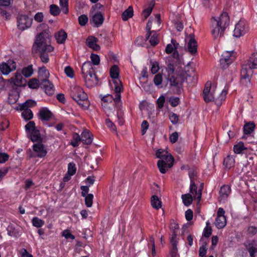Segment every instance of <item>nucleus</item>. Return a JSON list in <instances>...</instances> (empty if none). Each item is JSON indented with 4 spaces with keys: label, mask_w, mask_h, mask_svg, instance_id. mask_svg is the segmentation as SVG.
Returning a JSON list of instances; mask_svg holds the SVG:
<instances>
[{
    "label": "nucleus",
    "mask_w": 257,
    "mask_h": 257,
    "mask_svg": "<svg viewBox=\"0 0 257 257\" xmlns=\"http://www.w3.org/2000/svg\"><path fill=\"white\" fill-rule=\"evenodd\" d=\"M171 105L173 106H176L179 102V98L177 97H171L169 100Z\"/></svg>",
    "instance_id": "obj_61"
},
{
    "label": "nucleus",
    "mask_w": 257,
    "mask_h": 257,
    "mask_svg": "<svg viewBox=\"0 0 257 257\" xmlns=\"http://www.w3.org/2000/svg\"><path fill=\"white\" fill-rule=\"evenodd\" d=\"M226 224V220L225 216H217L215 225L216 227L218 229L223 228Z\"/></svg>",
    "instance_id": "obj_27"
},
{
    "label": "nucleus",
    "mask_w": 257,
    "mask_h": 257,
    "mask_svg": "<svg viewBox=\"0 0 257 257\" xmlns=\"http://www.w3.org/2000/svg\"><path fill=\"white\" fill-rule=\"evenodd\" d=\"M246 148L244 147V144L242 142H239L233 147V150L235 154H240Z\"/></svg>",
    "instance_id": "obj_37"
},
{
    "label": "nucleus",
    "mask_w": 257,
    "mask_h": 257,
    "mask_svg": "<svg viewBox=\"0 0 257 257\" xmlns=\"http://www.w3.org/2000/svg\"><path fill=\"white\" fill-rule=\"evenodd\" d=\"M62 235L65 237V238L68 239L71 238L72 240L75 239V236L73 235L68 230H64L62 232Z\"/></svg>",
    "instance_id": "obj_62"
},
{
    "label": "nucleus",
    "mask_w": 257,
    "mask_h": 257,
    "mask_svg": "<svg viewBox=\"0 0 257 257\" xmlns=\"http://www.w3.org/2000/svg\"><path fill=\"white\" fill-rule=\"evenodd\" d=\"M37 103L35 101L29 99L27 100L25 102L22 104L21 105V108H26L29 109V107L35 106Z\"/></svg>",
    "instance_id": "obj_41"
},
{
    "label": "nucleus",
    "mask_w": 257,
    "mask_h": 257,
    "mask_svg": "<svg viewBox=\"0 0 257 257\" xmlns=\"http://www.w3.org/2000/svg\"><path fill=\"white\" fill-rule=\"evenodd\" d=\"M244 245L250 257H257V242L255 240L247 241Z\"/></svg>",
    "instance_id": "obj_16"
},
{
    "label": "nucleus",
    "mask_w": 257,
    "mask_h": 257,
    "mask_svg": "<svg viewBox=\"0 0 257 257\" xmlns=\"http://www.w3.org/2000/svg\"><path fill=\"white\" fill-rule=\"evenodd\" d=\"M113 82L115 85V93H120L122 90V86L120 81L119 80H113Z\"/></svg>",
    "instance_id": "obj_43"
},
{
    "label": "nucleus",
    "mask_w": 257,
    "mask_h": 257,
    "mask_svg": "<svg viewBox=\"0 0 257 257\" xmlns=\"http://www.w3.org/2000/svg\"><path fill=\"white\" fill-rule=\"evenodd\" d=\"M28 86L32 89H36L39 86V81L36 79H32L28 82Z\"/></svg>",
    "instance_id": "obj_48"
},
{
    "label": "nucleus",
    "mask_w": 257,
    "mask_h": 257,
    "mask_svg": "<svg viewBox=\"0 0 257 257\" xmlns=\"http://www.w3.org/2000/svg\"><path fill=\"white\" fill-rule=\"evenodd\" d=\"M91 62L86 61L82 67L81 71L86 85L92 87L97 84L98 79L95 74V67L93 65H98L100 63V58L97 54H91Z\"/></svg>",
    "instance_id": "obj_1"
},
{
    "label": "nucleus",
    "mask_w": 257,
    "mask_h": 257,
    "mask_svg": "<svg viewBox=\"0 0 257 257\" xmlns=\"http://www.w3.org/2000/svg\"><path fill=\"white\" fill-rule=\"evenodd\" d=\"M235 163L234 158L233 156H228L224 160V165L227 169L232 167Z\"/></svg>",
    "instance_id": "obj_31"
},
{
    "label": "nucleus",
    "mask_w": 257,
    "mask_h": 257,
    "mask_svg": "<svg viewBox=\"0 0 257 257\" xmlns=\"http://www.w3.org/2000/svg\"><path fill=\"white\" fill-rule=\"evenodd\" d=\"M35 123L33 121H29L26 125H25V130L26 132L30 133L32 131L36 130Z\"/></svg>",
    "instance_id": "obj_44"
},
{
    "label": "nucleus",
    "mask_w": 257,
    "mask_h": 257,
    "mask_svg": "<svg viewBox=\"0 0 257 257\" xmlns=\"http://www.w3.org/2000/svg\"><path fill=\"white\" fill-rule=\"evenodd\" d=\"M80 141H81V140L80 136L77 133L73 134V139L71 141V145L74 147H77Z\"/></svg>",
    "instance_id": "obj_40"
},
{
    "label": "nucleus",
    "mask_w": 257,
    "mask_h": 257,
    "mask_svg": "<svg viewBox=\"0 0 257 257\" xmlns=\"http://www.w3.org/2000/svg\"><path fill=\"white\" fill-rule=\"evenodd\" d=\"M177 234L176 231H172V237L170 239V242L172 246H177Z\"/></svg>",
    "instance_id": "obj_58"
},
{
    "label": "nucleus",
    "mask_w": 257,
    "mask_h": 257,
    "mask_svg": "<svg viewBox=\"0 0 257 257\" xmlns=\"http://www.w3.org/2000/svg\"><path fill=\"white\" fill-rule=\"evenodd\" d=\"M52 116V113L46 107H43L39 110V118L42 121H48Z\"/></svg>",
    "instance_id": "obj_17"
},
{
    "label": "nucleus",
    "mask_w": 257,
    "mask_h": 257,
    "mask_svg": "<svg viewBox=\"0 0 257 257\" xmlns=\"http://www.w3.org/2000/svg\"><path fill=\"white\" fill-rule=\"evenodd\" d=\"M162 76L160 73L156 75L154 78V82L155 84L158 86L162 84Z\"/></svg>",
    "instance_id": "obj_50"
},
{
    "label": "nucleus",
    "mask_w": 257,
    "mask_h": 257,
    "mask_svg": "<svg viewBox=\"0 0 257 257\" xmlns=\"http://www.w3.org/2000/svg\"><path fill=\"white\" fill-rule=\"evenodd\" d=\"M31 140L33 142H38V143L41 141V136L40 131L37 129L32 131L30 133Z\"/></svg>",
    "instance_id": "obj_29"
},
{
    "label": "nucleus",
    "mask_w": 257,
    "mask_h": 257,
    "mask_svg": "<svg viewBox=\"0 0 257 257\" xmlns=\"http://www.w3.org/2000/svg\"><path fill=\"white\" fill-rule=\"evenodd\" d=\"M174 66L171 63L168 64L167 67L166 68V71L167 74H165V77L168 82H170L171 86L180 88L182 82L184 81V79L181 76L176 77L174 74Z\"/></svg>",
    "instance_id": "obj_7"
},
{
    "label": "nucleus",
    "mask_w": 257,
    "mask_h": 257,
    "mask_svg": "<svg viewBox=\"0 0 257 257\" xmlns=\"http://www.w3.org/2000/svg\"><path fill=\"white\" fill-rule=\"evenodd\" d=\"M187 48L188 52L192 55L196 54L197 49L196 41L193 38H191L188 43Z\"/></svg>",
    "instance_id": "obj_23"
},
{
    "label": "nucleus",
    "mask_w": 257,
    "mask_h": 257,
    "mask_svg": "<svg viewBox=\"0 0 257 257\" xmlns=\"http://www.w3.org/2000/svg\"><path fill=\"white\" fill-rule=\"evenodd\" d=\"M81 140L83 144L86 145H90L92 142V138H91V135L87 130L84 131L81 135Z\"/></svg>",
    "instance_id": "obj_25"
},
{
    "label": "nucleus",
    "mask_w": 257,
    "mask_h": 257,
    "mask_svg": "<svg viewBox=\"0 0 257 257\" xmlns=\"http://www.w3.org/2000/svg\"><path fill=\"white\" fill-rule=\"evenodd\" d=\"M105 124L111 131L114 132L116 131V127L114 124L109 119H106L105 120Z\"/></svg>",
    "instance_id": "obj_56"
},
{
    "label": "nucleus",
    "mask_w": 257,
    "mask_h": 257,
    "mask_svg": "<svg viewBox=\"0 0 257 257\" xmlns=\"http://www.w3.org/2000/svg\"><path fill=\"white\" fill-rule=\"evenodd\" d=\"M70 96L81 107L87 109L89 103L86 94L82 89L78 86L70 87Z\"/></svg>",
    "instance_id": "obj_6"
},
{
    "label": "nucleus",
    "mask_w": 257,
    "mask_h": 257,
    "mask_svg": "<svg viewBox=\"0 0 257 257\" xmlns=\"http://www.w3.org/2000/svg\"><path fill=\"white\" fill-rule=\"evenodd\" d=\"M247 252L243 249H239L236 252V257H245Z\"/></svg>",
    "instance_id": "obj_64"
},
{
    "label": "nucleus",
    "mask_w": 257,
    "mask_h": 257,
    "mask_svg": "<svg viewBox=\"0 0 257 257\" xmlns=\"http://www.w3.org/2000/svg\"><path fill=\"white\" fill-rule=\"evenodd\" d=\"M252 69H249L244 64L242 65V69L241 70V76L242 79L247 80V82L250 81V76L252 74Z\"/></svg>",
    "instance_id": "obj_20"
},
{
    "label": "nucleus",
    "mask_w": 257,
    "mask_h": 257,
    "mask_svg": "<svg viewBox=\"0 0 257 257\" xmlns=\"http://www.w3.org/2000/svg\"><path fill=\"white\" fill-rule=\"evenodd\" d=\"M142 134L144 135L146 134L147 130L149 127V123L147 120H144L141 125Z\"/></svg>",
    "instance_id": "obj_60"
},
{
    "label": "nucleus",
    "mask_w": 257,
    "mask_h": 257,
    "mask_svg": "<svg viewBox=\"0 0 257 257\" xmlns=\"http://www.w3.org/2000/svg\"><path fill=\"white\" fill-rule=\"evenodd\" d=\"M50 12L54 16H57L60 14V10L57 5H51L50 7Z\"/></svg>",
    "instance_id": "obj_42"
},
{
    "label": "nucleus",
    "mask_w": 257,
    "mask_h": 257,
    "mask_svg": "<svg viewBox=\"0 0 257 257\" xmlns=\"http://www.w3.org/2000/svg\"><path fill=\"white\" fill-rule=\"evenodd\" d=\"M133 16V9L131 7H129L122 14L121 18L123 21H126Z\"/></svg>",
    "instance_id": "obj_32"
},
{
    "label": "nucleus",
    "mask_w": 257,
    "mask_h": 257,
    "mask_svg": "<svg viewBox=\"0 0 257 257\" xmlns=\"http://www.w3.org/2000/svg\"><path fill=\"white\" fill-rule=\"evenodd\" d=\"M159 42V39L158 38V35L155 33L151 37L150 39V43L152 46H156Z\"/></svg>",
    "instance_id": "obj_47"
},
{
    "label": "nucleus",
    "mask_w": 257,
    "mask_h": 257,
    "mask_svg": "<svg viewBox=\"0 0 257 257\" xmlns=\"http://www.w3.org/2000/svg\"><path fill=\"white\" fill-rule=\"evenodd\" d=\"M88 18L85 15H81L78 18V22L80 25L81 26H85L88 22Z\"/></svg>",
    "instance_id": "obj_51"
},
{
    "label": "nucleus",
    "mask_w": 257,
    "mask_h": 257,
    "mask_svg": "<svg viewBox=\"0 0 257 257\" xmlns=\"http://www.w3.org/2000/svg\"><path fill=\"white\" fill-rule=\"evenodd\" d=\"M230 193V188L228 185L222 186L219 191L220 200H225Z\"/></svg>",
    "instance_id": "obj_21"
},
{
    "label": "nucleus",
    "mask_w": 257,
    "mask_h": 257,
    "mask_svg": "<svg viewBox=\"0 0 257 257\" xmlns=\"http://www.w3.org/2000/svg\"><path fill=\"white\" fill-rule=\"evenodd\" d=\"M20 109L22 110L21 115L24 119L28 120L33 118V114L30 109H27L26 108H21V106Z\"/></svg>",
    "instance_id": "obj_28"
},
{
    "label": "nucleus",
    "mask_w": 257,
    "mask_h": 257,
    "mask_svg": "<svg viewBox=\"0 0 257 257\" xmlns=\"http://www.w3.org/2000/svg\"><path fill=\"white\" fill-rule=\"evenodd\" d=\"M37 52L39 53L41 60L43 63H47L49 62V58L48 53L51 51H47L45 50H43V51H38Z\"/></svg>",
    "instance_id": "obj_33"
},
{
    "label": "nucleus",
    "mask_w": 257,
    "mask_h": 257,
    "mask_svg": "<svg viewBox=\"0 0 257 257\" xmlns=\"http://www.w3.org/2000/svg\"><path fill=\"white\" fill-rule=\"evenodd\" d=\"M156 156L158 158L161 159V160L158 161L157 166L161 173H165L168 168H170L173 166L174 161V158L166 151L163 149H159L156 153Z\"/></svg>",
    "instance_id": "obj_5"
},
{
    "label": "nucleus",
    "mask_w": 257,
    "mask_h": 257,
    "mask_svg": "<svg viewBox=\"0 0 257 257\" xmlns=\"http://www.w3.org/2000/svg\"><path fill=\"white\" fill-rule=\"evenodd\" d=\"M110 77L113 80H118L119 76L118 68L117 66L113 65L110 70Z\"/></svg>",
    "instance_id": "obj_36"
},
{
    "label": "nucleus",
    "mask_w": 257,
    "mask_h": 257,
    "mask_svg": "<svg viewBox=\"0 0 257 257\" xmlns=\"http://www.w3.org/2000/svg\"><path fill=\"white\" fill-rule=\"evenodd\" d=\"M32 22V18L26 15H21L17 19L18 28L21 31H24L31 26Z\"/></svg>",
    "instance_id": "obj_12"
},
{
    "label": "nucleus",
    "mask_w": 257,
    "mask_h": 257,
    "mask_svg": "<svg viewBox=\"0 0 257 257\" xmlns=\"http://www.w3.org/2000/svg\"><path fill=\"white\" fill-rule=\"evenodd\" d=\"M42 29L45 30L37 36L33 46V50L38 51L45 50L47 51H53L54 48L50 45L48 27L45 24H42L37 27V30L38 31H40Z\"/></svg>",
    "instance_id": "obj_2"
},
{
    "label": "nucleus",
    "mask_w": 257,
    "mask_h": 257,
    "mask_svg": "<svg viewBox=\"0 0 257 257\" xmlns=\"http://www.w3.org/2000/svg\"><path fill=\"white\" fill-rule=\"evenodd\" d=\"M207 252L206 243L200 246L199 250V255L201 257H205Z\"/></svg>",
    "instance_id": "obj_52"
},
{
    "label": "nucleus",
    "mask_w": 257,
    "mask_h": 257,
    "mask_svg": "<svg viewBox=\"0 0 257 257\" xmlns=\"http://www.w3.org/2000/svg\"><path fill=\"white\" fill-rule=\"evenodd\" d=\"M8 81L17 86H24L26 84V79L18 72H16L14 76L9 79Z\"/></svg>",
    "instance_id": "obj_15"
},
{
    "label": "nucleus",
    "mask_w": 257,
    "mask_h": 257,
    "mask_svg": "<svg viewBox=\"0 0 257 257\" xmlns=\"http://www.w3.org/2000/svg\"><path fill=\"white\" fill-rule=\"evenodd\" d=\"M229 18L226 12H223L218 18L213 17L211 19V33L214 39L221 37L224 31L228 26Z\"/></svg>",
    "instance_id": "obj_3"
},
{
    "label": "nucleus",
    "mask_w": 257,
    "mask_h": 257,
    "mask_svg": "<svg viewBox=\"0 0 257 257\" xmlns=\"http://www.w3.org/2000/svg\"><path fill=\"white\" fill-rule=\"evenodd\" d=\"M104 20V16L100 11H90V22L94 27H99L101 26Z\"/></svg>",
    "instance_id": "obj_13"
},
{
    "label": "nucleus",
    "mask_w": 257,
    "mask_h": 257,
    "mask_svg": "<svg viewBox=\"0 0 257 257\" xmlns=\"http://www.w3.org/2000/svg\"><path fill=\"white\" fill-rule=\"evenodd\" d=\"M248 31V26L244 20H240L235 26L233 36L239 38L246 33Z\"/></svg>",
    "instance_id": "obj_11"
},
{
    "label": "nucleus",
    "mask_w": 257,
    "mask_h": 257,
    "mask_svg": "<svg viewBox=\"0 0 257 257\" xmlns=\"http://www.w3.org/2000/svg\"><path fill=\"white\" fill-rule=\"evenodd\" d=\"M65 73L68 77L71 78L74 77V73L73 69L70 66H67L65 67Z\"/></svg>",
    "instance_id": "obj_55"
},
{
    "label": "nucleus",
    "mask_w": 257,
    "mask_h": 257,
    "mask_svg": "<svg viewBox=\"0 0 257 257\" xmlns=\"http://www.w3.org/2000/svg\"><path fill=\"white\" fill-rule=\"evenodd\" d=\"M60 4L62 8V12L67 14L68 11V0H60Z\"/></svg>",
    "instance_id": "obj_45"
},
{
    "label": "nucleus",
    "mask_w": 257,
    "mask_h": 257,
    "mask_svg": "<svg viewBox=\"0 0 257 257\" xmlns=\"http://www.w3.org/2000/svg\"><path fill=\"white\" fill-rule=\"evenodd\" d=\"M151 205L153 208L159 209L162 206V202L156 195H153L151 198Z\"/></svg>",
    "instance_id": "obj_34"
},
{
    "label": "nucleus",
    "mask_w": 257,
    "mask_h": 257,
    "mask_svg": "<svg viewBox=\"0 0 257 257\" xmlns=\"http://www.w3.org/2000/svg\"><path fill=\"white\" fill-rule=\"evenodd\" d=\"M32 223L34 226L40 228L44 225L45 221L37 217H35L32 219Z\"/></svg>",
    "instance_id": "obj_38"
},
{
    "label": "nucleus",
    "mask_w": 257,
    "mask_h": 257,
    "mask_svg": "<svg viewBox=\"0 0 257 257\" xmlns=\"http://www.w3.org/2000/svg\"><path fill=\"white\" fill-rule=\"evenodd\" d=\"M76 171V168L74 163H70L68 165L67 173L70 175H73Z\"/></svg>",
    "instance_id": "obj_49"
},
{
    "label": "nucleus",
    "mask_w": 257,
    "mask_h": 257,
    "mask_svg": "<svg viewBox=\"0 0 257 257\" xmlns=\"http://www.w3.org/2000/svg\"><path fill=\"white\" fill-rule=\"evenodd\" d=\"M33 148L34 152L30 149L27 151V154L30 158H43L46 156L47 151L45 149L44 145L41 142L34 144Z\"/></svg>",
    "instance_id": "obj_9"
},
{
    "label": "nucleus",
    "mask_w": 257,
    "mask_h": 257,
    "mask_svg": "<svg viewBox=\"0 0 257 257\" xmlns=\"http://www.w3.org/2000/svg\"><path fill=\"white\" fill-rule=\"evenodd\" d=\"M257 232V228L254 226H249L247 229V234L250 236H252L254 235Z\"/></svg>",
    "instance_id": "obj_57"
},
{
    "label": "nucleus",
    "mask_w": 257,
    "mask_h": 257,
    "mask_svg": "<svg viewBox=\"0 0 257 257\" xmlns=\"http://www.w3.org/2000/svg\"><path fill=\"white\" fill-rule=\"evenodd\" d=\"M7 231H8V234L9 236L14 237L16 238H17L21 235V232L20 230L16 228L15 226L11 224H10L8 228H7Z\"/></svg>",
    "instance_id": "obj_24"
},
{
    "label": "nucleus",
    "mask_w": 257,
    "mask_h": 257,
    "mask_svg": "<svg viewBox=\"0 0 257 257\" xmlns=\"http://www.w3.org/2000/svg\"><path fill=\"white\" fill-rule=\"evenodd\" d=\"M98 39L97 38L93 36L88 37L86 41L87 46L95 51H98L100 49V46L97 44Z\"/></svg>",
    "instance_id": "obj_18"
},
{
    "label": "nucleus",
    "mask_w": 257,
    "mask_h": 257,
    "mask_svg": "<svg viewBox=\"0 0 257 257\" xmlns=\"http://www.w3.org/2000/svg\"><path fill=\"white\" fill-rule=\"evenodd\" d=\"M33 73L32 65H29L27 67H25L22 70V74L26 77L31 76Z\"/></svg>",
    "instance_id": "obj_39"
},
{
    "label": "nucleus",
    "mask_w": 257,
    "mask_h": 257,
    "mask_svg": "<svg viewBox=\"0 0 257 257\" xmlns=\"http://www.w3.org/2000/svg\"><path fill=\"white\" fill-rule=\"evenodd\" d=\"M210 82H207L203 91V97L206 102L214 101L216 105L219 106L224 100L227 93V88L225 87L219 93L216 94V91L213 88H211Z\"/></svg>",
    "instance_id": "obj_4"
},
{
    "label": "nucleus",
    "mask_w": 257,
    "mask_h": 257,
    "mask_svg": "<svg viewBox=\"0 0 257 257\" xmlns=\"http://www.w3.org/2000/svg\"><path fill=\"white\" fill-rule=\"evenodd\" d=\"M255 127V124L253 122H248L246 123L243 127V131L245 134H250Z\"/></svg>",
    "instance_id": "obj_35"
},
{
    "label": "nucleus",
    "mask_w": 257,
    "mask_h": 257,
    "mask_svg": "<svg viewBox=\"0 0 257 257\" xmlns=\"http://www.w3.org/2000/svg\"><path fill=\"white\" fill-rule=\"evenodd\" d=\"M85 197V205L87 207H90L92 205L93 195L92 194H89Z\"/></svg>",
    "instance_id": "obj_46"
},
{
    "label": "nucleus",
    "mask_w": 257,
    "mask_h": 257,
    "mask_svg": "<svg viewBox=\"0 0 257 257\" xmlns=\"http://www.w3.org/2000/svg\"><path fill=\"white\" fill-rule=\"evenodd\" d=\"M43 87L45 92L48 95H51L54 92V89L53 85L48 79H45L43 81Z\"/></svg>",
    "instance_id": "obj_26"
},
{
    "label": "nucleus",
    "mask_w": 257,
    "mask_h": 257,
    "mask_svg": "<svg viewBox=\"0 0 257 257\" xmlns=\"http://www.w3.org/2000/svg\"><path fill=\"white\" fill-rule=\"evenodd\" d=\"M149 246L150 245L152 247V254L153 256H155L156 255V249H155V240L153 237H151L150 238V243L148 244Z\"/></svg>",
    "instance_id": "obj_54"
},
{
    "label": "nucleus",
    "mask_w": 257,
    "mask_h": 257,
    "mask_svg": "<svg viewBox=\"0 0 257 257\" xmlns=\"http://www.w3.org/2000/svg\"><path fill=\"white\" fill-rule=\"evenodd\" d=\"M244 64L249 69H257V53L252 54Z\"/></svg>",
    "instance_id": "obj_19"
},
{
    "label": "nucleus",
    "mask_w": 257,
    "mask_h": 257,
    "mask_svg": "<svg viewBox=\"0 0 257 257\" xmlns=\"http://www.w3.org/2000/svg\"><path fill=\"white\" fill-rule=\"evenodd\" d=\"M55 38L58 44H64L67 38V34L63 30H61L55 33Z\"/></svg>",
    "instance_id": "obj_22"
},
{
    "label": "nucleus",
    "mask_w": 257,
    "mask_h": 257,
    "mask_svg": "<svg viewBox=\"0 0 257 257\" xmlns=\"http://www.w3.org/2000/svg\"><path fill=\"white\" fill-rule=\"evenodd\" d=\"M193 198L194 199H197L196 198L195 199L194 196L193 195L192 196V195L190 193H187L182 195V199L183 203L186 206H189L192 203L193 201Z\"/></svg>",
    "instance_id": "obj_30"
},
{
    "label": "nucleus",
    "mask_w": 257,
    "mask_h": 257,
    "mask_svg": "<svg viewBox=\"0 0 257 257\" xmlns=\"http://www.w3.org/2000/svg\"><path fill=\"white\" fill-rule=\"evenodd\" d=\"M169 118L173 124H175L178 123V116L176 114L173 112L170 113Z\"/></svg>",
    "instance_id": "obj_53"
},
{
    "label": "nucleus",
    "mask_w": 257,
    "mask_h": 257,
    "mask_svg": "<svg viewBox=\"0 0 257 257\" xmlns=\"http://www.w3.org/2000/svg\"><path fill=\"white\" fill-rule=\"evenodd\" d=\"M152 24V22L151 19H150L147 23V26H146L147 30L148 31V34H147L146 40L149 38V37H150L151 34L152 32L151 31Z\"/></svg>",
    "instance_id": "obj_59"
},
{
    "label": "nucleus",
    "mask_w": 257,
    "mask_h": 257,
    "mask_svg": "<svg viewBox=\"0 0 257 257\" xmlns=\"http://www.w3.org/2000/svg\"><path fill=\"white\" fill-rule=\"evenodd\" d=\"M17 65L15 62L9 60L7 62H2L0 64V70L4 75H8L10 72L16 69Z\"/></svg>",
    "instance_id": "obj_14"
},
{
    "label": "nucleus",
    "mask_w": 257,
    "mask_h": 257,
    "mask_svg": "<svg viewBox=\"0 0 257 257\" xmlns=\"http://www.w3.org/2000/svg\"><path fill=\"white\" fill-rule=\"evenodd\" d=\"M193 216V213L192 210L191 209H188L185 212V218L187 220L190 221L192 219Z\"/></svg>",
    "instance_id": "obj_63"
},
{
    "label": "nucleus",
    "mask_w": 257,
    "mask_h": 257,
    "mask_svg": "<svg viewBox=\"0 0 257 257\" xmlns=\"http://www.w3.org/2000/svg\"><path fill=\"white\" fill-rule=\"evenodd\" d=\"M188 174L190 179V192L193 195L195 199H197L198 202H199L201 199L202 191L201 189L197 190V187L195 185V180L197 172L194 169H190Z\"/></svg>",
    "instance_id": "obj_8"
},
{
    "label": "nucleus",
    "mask_w": 257,
    "mask_h": 257,
    "mask_svg": "<svg viewBox=\"0 0 257 257\" xmlns=\"http://www.w3.org/2000/svg\"><path fill=\"white\" fill-rule=\"evenodd\" d=\"M236 52L234 51H225L220 59V65L222 68H226L236 58Z\"/></svg>",
    "instance_id": "obj_10"
}]
</instances>
